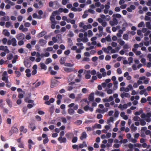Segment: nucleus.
Returning a JSON list of instances; mask_svg holds the SVG:
<instances>
[{
    "instance_id": "nucleus-27",
    "label": "nucleus",
    "mask_w": 151,
    "mask_h": 151,
    "mask_svg": "<svg viewBox=\"0 0 151 151\" xmlns=\"http://www.w3.org/2000/svg\"><path fill=\"white\" fill-rule=\"evenodd\" d=\"M64 65L65 66L72 67L74 65V64L70 63H65Z\"/></svg>"
},
{
    "instance_id": "nucleus-40",
    "label": "nucleus",
    "mask_w": 151,
    "mask_h": 151,
    "mask_svg": "<svg viewBox=\"0 0 151 151\" xmlns=\"http://www.w3.org/2000/svg\"><path fill=\"white\" fill-rule=\"evenodd\" d=\"M49 141V139L48 137H46L45 138L43 141V143L44 144H45L47 143Z\"/></svg>"
},
{
    "instance_id": "nucleus-18",
    "label": "nucleus",
    "mask_w": 151,
    "mask_h": 151,
    "mask_svg": "<svg viewBox=\"0 0 151 151\" xmlns=\"http://www.w3.org/2000/svg\"><path fill=\"white\" fill-rule=\"evenodd\" d=\"M20 130L21 132H23L24 133H25L27 132V129H24V127L23 126L20 127Z\"/></svg>"
},
{
    "instance_id": "nucleus-35",
    "label": "nucleus",
    "mask_w": 151,
    "mask_h": 151,
    "mask_svg": "<svg viewBox=\"0 0 151 151\" xmlns=\"http://www.w3.org/2000/svg\"><path fill=\"white\" fill-rule=\"evenodd\" d=\"M60 143H65L66 142V139L65 137H62L60 141H59Z\"/></svg>"
},
{
    "instance_id": "nucleus-43",
    "label": "nucleus",
    "mask_w": 151,
    "mask_h": 151,
    "mask_svg": "<svg viewBox=\"0 0 151 151\" xmlns=\"http://www.w3.org/2000/svg\"><path fill=\"white\" fill-rule=\"evenodd\" d=\"M133 119L134 121H139L140 119L139 117L137 116H135L134 117Z\"/></svg>"
},
{
    "instance_id": "nucleus-53",
    "label": "nucleus",
    "mask_w": 151,
    "mask_h": 151,
    "mask_svg": "<svg viewBox=\"0 0 151 151\" xmlns=\"http://www.w3.org/2000/svg\"><path fill=\"white\" fill-rule=\"evenodd\" d=\"M103 116L100 114H97V118L98 119H101L102 118Z\"/></svg>"
},
{
    "instance_id": "nucleus-1",
    "label": "nucleus",
    "mask_w": 151,
    "mask_h": 151,
    "mask_svg": "<svg viewBox=\"0 0 151 151\" xmlns=\"http://www.w3.org/2000/svg\"><path fill=\"white\" fill-rule=\"evenodd\" d=\"M59 82L54 78H52L51 80L50 87L53 88L56 87L58 85Z\"/></svg>"
},
{
    "instance_id": "nucleus-7",
    "label": "nucleus",
    "mask_w": 151,
    "mask_h": 151,
    "mask_svg": "<svg viewBox=\"0 0 151 151\" xmlns=\"http://www.w3.org/2000/svg\"><path fill=\"white\" fill-rule=\"evenodd\" d=\"M47 43V41L43 39H40L39 41V44L42 46H44Z\"/></svg>"
},
{
    "instance_id": "nucleus-45",
    "label": "nucleus",
    "mask_w": 151,
    "mask_h": 151,
    "mask_svg": "<svg viewBox=\"0 0 151 151\" xmlns=\"http://www.w3.org/2000/svg\"><path fill=\"white\" fill-rule=\"evenodd\" d=\"M106 40L108 42H110L111 41V39L109 35H108L106 37Z\"/></svg>"
},
{
    "instance_id": "nucleus-42",
    "label": "nucleus",
    "mask_w": 151,
    "mask_h": 151,
    "mask_svg": "<svg viewBox=\"0 0 151 151\" xmlns=\"http://www.w3.org/2000/svg\"><path fill=\"white\" fill-rule=\"evenodd\" d=\"M88 37H91L93 35L92 32L91 30H88Z\"/></svg>"
},
{
    "instance_id": "nucleus-31",
    "label": "nucleus",
    "mask_w": 151,
    "mask_h": 151,
    "mask_svg": "<svg viewBox=\"0 0 151 151\" xmlns=\"http://www.w3.org/2000/svg\"><path fill=\"white\" fill-rule=\"evenodd\" d=\"M131 128V130L134 131H135L137 129V127L134 126L133 124L132 125Z\"/></svg>"
},
{
    "instance_id": "nucleus-30",
    "label": "nucleus",
    "mask_w": 151,
    "mask_h": 151,
    "mask_svg": "<svg viewBox=\"0 0 151 151\" xmlns=\"http://www.w3.org/2000/svg\"><path fill=\"white\" fill-rule=\"evenodd\" d=\"M78 140V138L77 137H74L72 140V142L73 143L76 142Z\"/></svg>"
},
{
    "instance_id": "nucleus-59",
    "label": "nucleus",
    "mask_w": 151,
    "mask_h": 151,
    "mask_svg": "<svg viewBox=\"0 0 151 151\" xmlns=\"http://www.w3.org/2000/svg\"><path fill=\"white\" fill-rule=\"evenodd\" d=\"M97 59H98V57L96 56H94V57H93L92 58L91 60H92L93 62H95L97 60Z\"/></svg>"
},
{
    "instance_id": "nucleus-32",
    "label": "nucleus",
    "mask_w": 151,
    "mask_h": 151,
    "mask_svg": "<svg viewBox=\"0 0 151 151\" xmlns=\"http://www.w3.org/2000/svg\"><path fill=\"white\" fill-rule=\"evenodd\" d=\"M140 125L142 126H144L146 124V122L143 119H141L140 120Z\"/></svg>"
},
{
    "instance_id": "nucleus-6",
    "label": "nucleus",
    "mask_w": 151,
    "mask_h": 151,
    "mask_svg": "<svg viewBox=\"0 0 151 151\" xmlns=\"http://www.w3.org/2000/svg\"><path fill=\"white\" fill-rule=\"evenodd\" d=\"M94 93L93 92L91 93L89 95L88 99L90 101H92L94 99Z\"/></svg>"
},
{
    "instance_id": "nucleus-12",
    "label": "nucleus",
    "mask_w": 151,
    "mask_h": 151,
    "mask_svg": "<svg viewBox=\"0 0 151 151\" xmlns=\"http://www.w3.org/2000/svg\"><path fill=\"white\" fill-rule=\"evenodd\" d=\"M95 94L96 95H99L102 97L104 96V94L103 92L102 91H99L97 90H96L95 92Z\"/></svg>"
},
{
    "instance_id": "nucleus-26",
    "label": "nucleus",
    "mask_w": 151,
    "mask_h": 151,
    "mask_svg": "<svg viewBox=\"0 0 151 151\" xmlns=\"http://www.w3.org/2000/svg\"><path fill=\"white\" fill-rule=\"evenodd\" d=\"M146 27L148 28V29H151V25L150 24V22H146Z\"/></svg>"
},
{
    "instance_id": "nucleus-14",
    "label": "nucleus",
    "mask_w": 151,
    "mask_h": 151,
    "mask_svg": "<svg viewBox=\"0 0 151 151\" xmlns=\"http://www.w3.org/2000/svg\"><path fill=\"white\" fill-rule=\"evenodd\" d=\"M101 127V126L99 124H96L95 125L92 126V129H94L96 128L100 129Z\"/></svg>"
},
{
    "instance_id": "nucleus-51",
    "label": "nucleus",
    "mask_w": 151,
    "mask_h": 151,
    "mask_svg": "<svg viewBox=\"0 0 151 151\" xmlns=\"http://www.w3.org/2000/svg\"><path fill=\"white\" fill-rule=\"evenodd\" d=\"M113 21L115 25H117L118 24V21L116 18H113Z\"/></svg>"
},
{
    "instance_id": "nucleus-11",
    "label": "nucleus",
    "mask_w": 151,
    "mask_h": 151,
    "mask_svg": "<svg viewBox=\"0 0 151 151\" xmlns=\"http://www.w3.org/2000/svg\"><path fill=\"white\" fill-rule=\"evenodd\" d=\"M29 127L31 129L32 131H33L36 128V126L33 123H31L29 124Z\"/></svg>"
},
{
    "instance_id": "nucleus-28",
    "label": "nucleus",
    "mask_w": 151,
    "mask_h": 151,
    "mask_svg": "<svg viewBox=\"0 0 151 151\" xmlns=\"http://www.w3.org/2000/svg\"><path fill=\"white\" fill-rule=\"evenodd\" d=\"M123 38L124 40H128V35L127 34H124L123 36Z\"/></svg>"
},
{
    "instance_id": "nucleus-23",
    "label": "nucleus",
    "mask_w": 151,
    "mask_h": 151,
    "mask_svg": "<svg viewBox=\"0 0 151 151\" xmlns=\"http://www.w3.org/2000/svg\"><path fill=\"white\" fill-rule=\"evenodd\" d=\"M9 20V17L8 16H4L2 17L1 19V21H8Z\"/></svg>"
},
{
    "instance_id": "nucleus-19",
    "label": "nucleus",
    "mask_w": 151,
    "mask_h": 151,
    "mask_svg": "<svg viewBox=\"0 0 151 151\" xmlns=\"http://www.w3.org/2000/svg\"><path fill=\"white\" fill-rule=\"evenodd\" d=\"M64 134L65 133L64 131H62L60 132V137L58 138V141H60L62 138V137L64 136Z\"/></svg>"
},
{
    "instance_id": "nucleus-62",
    "label": "nucleus",
    "mask_w": 151,
    "mask_h": 151,
    "mask_svg": "<svg viewBox=\"0 0 151 151\" xmlns=\"http://www.w3.org/2000/svg\"><path fill=\"white\" fill-rule=\"evenodd\" d=\"M119 114V113L118 111H116L114 112V116L115 117H117L118 116Z\"/></svg>"
},
{
    "instance_id": "nucleus-41",
    "label": "nucleus",
    "mask_w": 151,
    "mask_h": 151,
    "mask_svg": "<svg viewBox=\"0 0 151 151\" xmlns=\"http://www.w3.org/2000/svg\"><path fill=\"white\" fill-rule=\"evenodd\" d=\"M133 60V59L132 57H129L128 58V61L129 62L128 63L129 64V65H130L131 63L132 62Z\"/></svg>"
},
{
    "instance_id": "nucleus-3",
    "label": "nucleus",
    "mask_w": 151,
    "mask_h": 151,
    "mask_svg": "<svg viewBox=\"0 0 151 151\" xmlns=\"http://www.w3.org/2000/svg\"><path fill=\"white\" fill-rule=\"evenodd\" d=\"M24 64V66L27 68H30L31 65V63L28 59L25 60Z\"/></svg>"
},
{
    "instance_id": "nucleus-58",
    "label": "nucleus",
    "mask_w": 151,
    "mask_h": 151,
    "mask_svg": "<svg viewBox=\"0 0 151 151\" xmlns=\"http://www.w3.org/2000/svg\"><path fill=\"white\" fill-rule=\"evenodd\" d=\"M88 41V39L87 37H84L82 39V41L83 42H86Z\"/></svg>"
},
{
    "instance_id": "nucleus-2",
    "label": "nucleus",
    "mask_w": 151,
    "mask_h": 151,
    "mask_svg": "<svg viewBox=\"0 0 151 151\" xmlns=\"http://www.w3.org/2000/svg\"><path fill=\"white\" fill-rule=\"evenodd\" d=\"M18 132V129L14 125L11 128V130L9 131V134H10V136H11L13 133H17Z\"/></svg>"
},
{
    "instance_id": "nucleus-47",
    "label": "nucleus",
    "mask_w": 151,
    "mask_h": 151,
    "mask_svg": "<svg viewBox=\"0 0 151 151\" xmlns=\"http://www.w3.org/2000/svg\"><path fill=\"white\" fill-rule=\"evenodd\" d=\"M147 101V99L145 98H142L141 99L140 102L142 103H145Z\"/></svg>"
},
{
    "instance_id": "nucleus-48",
    "label": "nucleus",
    "mask_w": 151,
    "mask_h": 151,
    "mask_svg": "<svg viewBox=\"0 0 151 151\" xmlns=\"http://www.w3.org/2000/svg\"><path fill=\"white\" fill-rule=\"evenodd\" d=\"M82 92L84 93H86L88 92L87 89L85 88H83L82 89Z\"/></svg>"
},
{
    "instance_id": "nucleus-10",
    "label": "nucleus",
    "mask_w": 151,
    "mask_h": 151,
    "mask_svg": "<svg viewBox=\"0 0 151 151\" xmlns=\"http://www.w3.org/2000/svg\"><path fill=\"white\" fill-rule=\"evenodd\" d=\"M74 135V134L72 132H68L65 134V136L68 139L73 137Z\"/></svg>"
},
{
    "instance_id": "nucleus-8",
    "label": "nucleus",
    "mask_w": 151,
    "mask_h": 151,
    "mask_svg": "<svg viewBox=\"0 0 151 151\" xmlns=\"http://www.w3.org/2000/svg\"><path fill=\"white\" fill-rule=\"evenodd\" d=\"M87 137V134L86 132H83L81 134V136L80 137V139L83 140L84 139H86Z\"/></svg>"
},
{
    "instance_id": "nucleus-17",
    "label": "nucleus",
    "mask_w": 151,
    "mask_h": 151,
    "mask_svg": "<svg viewBox=\"0 0 151 151\" xmlns=\"http://www.w3.org/2000/svg\"><path fill=\"white\" fill-rule=\"evenodd\" d=\"M12 45L13 46H16L17 45V40L15 38L12 39Z\"/></svg>"
},
{
    "instance_id": "nucleus-60",
    "label": "nucleus",
    "mask_w": 151,
    "mask_h": 151,
    "mask_svg": "<svg viewBox=\"0 0 151 151\" xmlns=\"http://www.w3.org/2000/svg\"><path fill=\"white\" fill-rule=\"evenodd\" d=\"M110 27H107L106 28V31L107 32L110 33H111V31L110 30Z\"/></svg>"
},
{
    "instance_id": "nucleus-61",
    "label": "nucleus",
    "mask_w": 151,
    "mask_h": 151,
    "mask_svg": "<svg viewBox=\"0 0 151 151\" xmlns=\"http://www.w3.org/2000/svg\"><path fill=\"white\" fill-rule=\"evenodd\" d=\"M140 61H141V63H143L144 65H145L146 64V63H145L146 60L145 58H142V59H141Z\"/></svg>"
},
{
    "instance_id": "nucleus-21",
    "label": "nucleus",
    "mask_w": 151,
    "mask_h": 151,
    "mask_svg": "<svg viewBox=\"0 0 151 151\" xmlns=\"http://www.w3.org/2000/svg\"><path fill=\"white\" fill-rule=\"evenodd\" d=\"M6 102L10 107H11L12 106V101L9 99H7L6 100Z\"/></svg>"
},
{
    "instance_id": "nucleus-9",
    "label": "nucleus",
    "mask_w": 151,
    "mask_h": 151,
    "mask_svg": "<svg viewBox=\"0 0 151 151\" xmlns=\"http://www.w3.org/2000/svg\"><path fill=\"white\" fill-rule=\"evenodd\" d=\"M66 58L65 57H62L60 59L59 62L61 65H64L66 60Z\"/></svg>"
},
{
    "instance_id": "nucleus-25",
    "label": "nucleus",
    "mask_w": 151,
    "mask_h": 151,
    "mask_svg": "<svg viewBox=\"0 0 151 151\" xmlns=\"http://www.w3.org/2000/svg\"><path fill=\"white\" fill-rule=\"evenodd\" d=\"M52 62V60L50 58H47L45 61V63L46 64H48Z\"/></svg>"
},
{
    "instance_id": "nucleus-37",
    "label": "nucleus",
    "mask_w": 151,
    "mask_h": 151,
    "mask_svg": "<svg viewBox=\"0 0 151 151\" xmlns=\"http://www.w3.org/2000/svg\"><path fill=\"white\" fill-rule=\"evenodd\" d=\"M61 119L62 120V122L64 123V124H65L67 123V120L64 117H61Z\"/></svg>"
},
{
    "instance_id": "nucleus-24",
    "label": "nucleus",
    "mask_w": 151,
    "mask_h": 151,
    "mask_svg": "<svg viewBox=\"0 0 151 151\" xmlns=\"http://www.w3.org/2000/svg\"><path fill=\"white\" fill-rule=\"evenodd\" d=\"M112 17L113 18H120L121 17V14H114L112 15Z\"/></svg>"
},
{
    "instance_id": "nucleus-13",
    "label": "nucleus",
    "mask_w": 151,
    "mask_h": 151,
    "mask_svg": "<svg viewBox=\"0 0 151 151\" xmlns=\"http://www.w3.org/2000/svg\"><path fill=\"white\" fill-rule=\"evenodd\" d=\"M40 66L42 69H43L45 70H46L47 69V67L45 65V63H40Z\"/></svg>"
},
{
    "instance_id": "nucleus-56",
    "label": "nucleus",
    "mask_w": 151,
    "mask_h": 151,
    "mask_svg": "<svg viewBox=\"0 0 151 151\" xmlns=\"http://www.w3.org/2000/svg\"><path fill=\"white\" fill-rule=\"evenodd\" d=\"M3 112L4 113H6V114L8 113V111H9L7 109H6L5 108H3Z\"/></svg>"
},
{
    "instance_id": "nucleus-20",
    "label": "nucleus",
    "mask_w": 151,
    "mask_h": 151,
    "mask_svg": "<svg viewBox=\"0 0 151 151\" xmlns=\"http://www.w3.org/2000/svg\"><path fill=\"white\" fill-rule=\"evenodd\" d=\"M63 68L64 70L67 73H69L73 71V68Z\"/></svg>"
},
{
    "instance_id": "nucleus-50",
    "label": "nucleus",
    "mask_w": 151,
    "mask_h": 151,
    "mask_svg": "<svg viewBox=\"0 0 151 151\" xmlns=\"http://www.w3.org/2000/svg\"><path fill=\"white\" fill-rule=\"evenodd\" d=\"M35 117L36 119L38 121H40L41 120V117L38 115H37L35 116Z\"/></svg>"
},
{
    "instance_id": "nucleus-64",
    "label": "nucleus",
    "mask_w": 151,
    "mask_h": 151,
    "mask_svg": "<svg viewBox=\"0 0 151 151\" xmlns=\"http://www.w3.org/2000/svg\"><path fill=\"white\" fill-rule=\"evenodd\" d=\"M70 53V51L69 50H67L64 52V53L65 55H69Z\"/></svg>"
},
{
    "instance_id": "nucleus-57",
    "label": "nucleus",
    "mask_w": 151,
    "mask_h": 151,
    "mask_svg": "<svg viewBox=\"0 0 151 151\" xmlns=\"http://www.w3.org/2000/svg\"><path fill=\"white\" fill-rule=\"evenodd\" d=\"M22 19V17L21 16H19L17 17V19L19 22L21 21Z\"/></svg>"
},
{
    "instance_id": "nucleus-36",
    "label": "nucleus",
    "mask_w": 151,
    "mask_h": 151,
    "mask_svg": "<svg viewBox=\"0 0 151 151\" xmlns=\"http://www.w3.org/2000/svg\"><path fill=\"white\" fill-rule=\"evenodd\" d=\"M15 73L17 75L16 77H19L21 75L20 72L18 71H15Z\"/></svg>"
},
{
    "instance_id": "nucleus-15",
    "label": "nucleus",
    "mask_w": 151,
    "mask_h": 151,
    "mask_svg": "<svg viewBox=\"0 0 151 151\" xmlns=\"http://www.w3.org/2000/svg\"><path fill=\"white\" fill-rule=\"evenodd\" d=\"M2 33L5 36L8 37L9 36L10 33L6 29H4Z\"/></svg>"
},
{
    "instance_id": "nucleus-4",
    "label": "nucleus",
    "mask_w": 151,
    "mask_h": 151,
    "mask_svg": "<svg viewBox=\"0 0 151 151\" xmlns=\"http://www.w3.org/2000/svg\"><path fill=\"white\" fill-rule=\"evenodd\" d=\"M16 38L18 40H23L24 38V35L23 33H19L17 35Z\"/></svg>"
},
{
    "instance_id": "nucleus-16",
    "label": "nucleus",
    "mask_w": 151,
    "mask_h": 151,
    "mask_svg": "<svg viewBox=\"0 0 151 151\" xmlns=\"http://www.w3.org/2000/svg\"><path fill=\"white\" fill-rule=\"evenodd\" d=\"M68 112L70 115H72L74 114L75 111L73 109L69 108L68 109Z\"/></svg>"
},
{
    "instance_id": "nucleus-52",
    "label": "nucleus",
    "mask_w": 151,
    "mask_h": 151,
    "mask_svg": "<svg viewBox=\"0 0 151 151\" xmlns=\"http://www.w3.org/2000/svg\"><path fill=\"white\" fill-rule=\"evenodd\" d=\"M144 24V23L143 22H141L139 23L138 24V27H142L143 25Z\"/></svg>"
},
{
    "instance_id": "nucleus-34",
    "label": "nucleus",
    "mask_w": 151,
    "mask_h": 151,
    "mask_svg": "<svg viewBox=\"0 0 151 151\" xmlns=\"http://www.w3.org/2000/svg\"><path fill=\"white\" fill-rule=\"evenodd\" d=\"M13 57V55L12 54L10 53L9 55H7V59L8 60H11Z\"/></svg>"
},
{
    "instance_id": "nucleus-46",
    "label": "nucleus",
    "mask_w": 151,
    "mask_h": 151,
    "mask_svg": "<svg viewBox=\"0 0 151 151\" xmlns=\"http://www.w3.org/2000/svg\"><path fill=\"white\" fill-rule=\"evenodd\" d=\"M98 29L99 30V32L100 33L101 32H102L103 30V27L101 26H99L98 27Z\"/></svg>"
},
{
    "instance_id": "nucleus-54",
    "label": "nucleus",
    "mask_w": 151,
    "mask_h": 151,
    "mask_svg": "<svg viewBox=\"0 0 151 151\" xmlns=\"http://www.w3.org/2000/svg\"><path fill=\"white\" fill-rule=\"evenodd\" d=\"M89 106L88 105H86L83 107V109L85 111H87L89 110Z\"/></svg>"
},
{
    "instance_id": "nucleus-44",
    "label": "nucleus",
    "mask_w": 151,
    "mask_h": 151,
    "mask_svg": "<svg viewBox=\"0 0 151 151\" xmlns=\"http://www.w3.org/2000/svg\"><path fill=\"white\" fill-rule=\"evenodd\" d=\"M28 109L27 107L24 106L23 107L22 109V111L24 114H25L27 112V110Z\"/></svg>"
},
{
    "instance_id": "nucleus-49",
    "label": "nucleus",
    "mask_w": 151,
    "mask_h": 151,
    "mask_svg": "<svg viewBox=\"0 0 151 151\" xmlns=\"http://www.w3.org/2000/svg\"><path fill=\"white\" fill-rule=\"evenodd\" d=\"M111 57L109 55H107L106 56L105 58V59L106 60H110Z\"/></svg>"
},
{
    "instance_id": "nucleus-33",
    "label": "nucleus",
    "mask_w": 151,
    "mask_h": 151,
    "mask_svg": "<svg viewBox=\"0 0 151 151\" xmlns=\"http://www.w3.org/2000/svg\"><path fill=\"white\" fill-rule=\"evenodd\" d=\"M118 42L119 43V45L121 46H122L125 44V42L123 40H118Z\"/></svg>"
},
{
    "instance_id": "nucleus-63",
    "label": "nucleus",
    "mask_w": 151,
    "mask_h": 151,
    "mask_svg": "<svg viewBox=\"0 0 151 151\" xmlns=\"http://www.w3.org/2000/svg\"><path fill=\"white\" fill-rule=\"evenodd\" d=\"M146 91V89H145L143 90H142L140 91L139 93L141 95H142Z\"/></svg>"
},
{
    "instance_id": "nucleus-55",
    "label": "nucleus",
    "mask_w": 151,
    "mask_h": 151,
    "mask_svg": "<svg viewBox=\"0 0 151 151\" xmlns=\"http://www.w3.org/2000/svg\"><path fill=\"white\" fill-rule=\"evenodd\" d=\"M11 25V23L9 22H6L5 26L6 27L8 28Z\"/></svg>"
},
{
    "instance_id": "nucleus-38",
    "label": "nucleus",
    "mask_w": 151,
    "mask_h": 151,
    "mask_svg": "<svg viewBox=\"0 0 151 151\" xmlns=\"http://www.w3.org/2000/svg\"><path fill=\"white\" fill-rule=\"evenodd\" d=\"M59 14V13L58 11H54L52 12V16H55L56 15Z\"/></svg>"
},
{
    "instance_id": "nucleus-5",
    "label": "nucleus",
    "mask_w": 151,
    "mask_h": 151,
    "mask_svg": "<svg viewBox=\"0 0 151 151\" xmlns=\"http://www.w3.org/2000/svg\"><path fill=\"white\" fill-rule=\"evenodd\" d=\"M46 34V32L45 31H42L37 35V37L38 38H40L44 36Z\"/></svg>"
},
{
    "instance_id": "nucleus-29",
    "label": "nucleus",
    "mask_w": 151,
    "mask_h": 151,
    "mask_svg": "<svg viewBox=\"0 0 151 151\" xmlns=\"http://www.w3.org/2000/svg\"><path fill=\"white\" fill-rule=\"evenodd\" d=\"M114 120V118L112 117H110L109 119H108L107 122V123L109 124L110 122H113Z\"/></svg>"
},
{
    "instance_id": "nucleus-39",
    "label": "nucleus",
    "mask_w": 151,
    "mask_h": 151,
    "mask_svg": "<svg viewBox=\"0 0 151 151\" xmlns=\"http://www.w3.org/2000/svg\"><path fill=\"white\" fill-rule=\"evenodd\" d=\"M68 36L71 37L73 36L74 34L72 31H70L69 33L67 35Z\"/></svg>"
},
{
    "instance_id": "nucleus-22",
    "label": "nucleus",
    "mask_w": 151,
    "mask_h": 151,
    "mask_svg": "<svg viewBox=\"0 0 151 151\" xmlns=\"http://www.w3.org/2000/svg\"><path fill=\"white\" fill-rule=\"evenodd\" d=\"M50 20L52 23H55V24H57L56 22L55 21V18L53 17L52 16L50 17Z\"/></svg>"
}]
</instances>
